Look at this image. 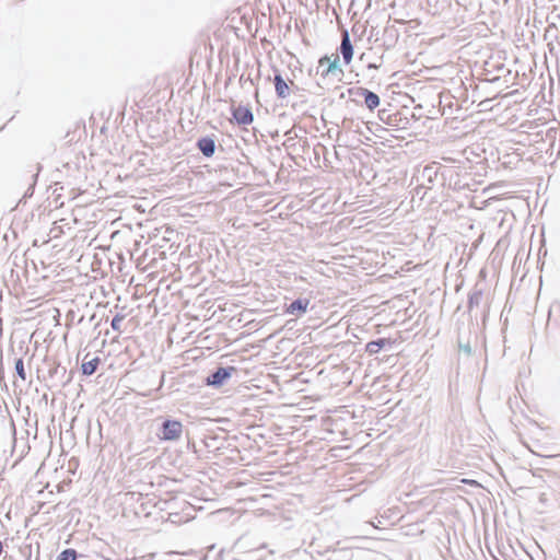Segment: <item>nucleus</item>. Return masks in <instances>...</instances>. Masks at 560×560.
Wrapping results in <instances>:
<instances>
[{"label":"nucleus","instance_id":"obj_11","mask_svg":"<svg viewBox=\"0 0 560 560\" xmlns=\"http://www.w3.org/2000/svg\"><path fill=\"white\" fill-rule=\"evenodd\" d=\"M100 360L97 358L92 359L90 361L83 362L82 364V372L85 375H92L98 365Z\"/></svg>","mask_w":560,"mask_h":560},{"label":"nucleus","instance_id":"obj_6","mask_svg":"<svg viewBox=\"0 0 560 560\" xmlns=\"http://www.w3.org/2000/svg\"><path fill=\"white\" fill-rule=\"evenodd\" d=\"M340 52L342 55L345 65H350L353 58L354 50L347 31H345L342 34Z\"/></svg>","mask_w":560,"mask_h":560},{"label":"nucleus","instance_id":"obj_15","mask_svg":"<svg viewBox=\"0 0 560 560\" xmlns=\"http://www.w3.org/2000/svg\"><path fill=\"white\" fill-rule=\"evenodd\" d=\"M3 550V546H2V542L0 541V553L2 552Z\"/></svg>","mask_w":560,"mask_h":560},{"label":"nucleus","instance_id":"obj_13","mask_svg":"<svg viewBox=\"0 0 560 560\" xmlns=\"http://www.w3.org/2000/svg\"><path fill=\"white\" fill-rule=\"evenodd\" d=\"M15 370H16V373L19 374V376L25 381L26 380V373H25V369H24V363H23V360L22 359H19L16 362H15Z\"/></svg>","mask_w":560,"mask_h":560},{"label":"nucleus","instance_id":"obj_8","mask_svg":"<svg viewBox=\"0 0 560 560\" xmlns=\"http://www.w3.org/2000/svg\"><path fill=\"white\" fill-rule=\"evenodd\" d=\"M197 147L203 153V155H206L208 158H210L214 154L215 143H214V140L211 138H201L197 142Z\"/></svg>","mask_w":560,"mask_h":560},{"label":"nucleus","instance_id":"obj_12","mask_svg":"<svg viewBox=\"0 0 560 560\" xmlns=\"http://www.w3.org/2000/svg\"><path fill=\"white\" fill-rule=\"evenodd\" d=\"M77 552L74 549H66L58 557L57 560H75Z\"/></svg>","mask_w":560,"mask_h":560},{"label":"nucleus","instance_id":"obj_3","mask_svg":"<svg viewBox=\"0 0 560 560\" xmlns=\"http://www.w3.org/2000/svg\"><path fill=\"white\" fill-rule=\"evenodd\" d=\"M232 116L236 124L242 126L250 125L254 121L252 109L247 106H237L232 108Z\"/></svg>","mask_w":560,"mask_h":560},{"label":"nucleus","instance_id":"obj_7","mask_svg":"<svg viewBox=\"0 0 560 560\" xmlns=\"http://www.w3.org/2000/svg\"><path fill=\"white\" fill-rule=\"evenodd\" d=\"M308 305H310V300L307 299H298L295 301H293L291 304H289L287 307H285V313L287 314H290V315H302L304 314L307 308H308Z\"/></svg>","mask_w":560,"mask_h":560},{"label":"nucleus","instance_id":"obj_14","mask_svg":"<svg viewBox=\"0 0 560 560\" xmlns=\"http://www.w3.org/2000/svg\"><path fill=\"white\" fill-rule=\"evenodd\" d=\"M124 319V316L122 315H116L113 320H112V328L116 331H119L120 330V324Z\"/></svg>","mask_w":560,"mask_h":560},{"label":"nucleus","instance_id":"obj_10","mask_svg":"<svg viewBox=\"0 0 560 560\" xmlns=\"http://www.w3.org/2000/svg\"><path fill=\"white\" fill-rule=\"evenodd\" d=\"M387 343V340L386 339H380V340H376V341H370L366 343V351L370 353V354H375L377 353Z\"/></svg>","mask_w":560,"mask_h":560},{"label":"nucleus","instance_id":"obj_2","mask_svg":"<svg viewBox=\"0 0 560 560\" xmlns=\"http://www.w3.org/2000/svg\"><path fill=\"white\" fill-rule=\"evenodd\" d=\"M183 434V424L177 420H166L163 423L162 439L166 441L178 440Z\"/></svg>","mask_w":560,"mask_h":560},{"label":"nucleus","instance_id":"obj_9","mask_svg":"<svg viewBox=\"0 0 560 560\" xmlns=\"http://www.w3.org/2000/svg\"><path fill=\"white\" fill-rule=\"evenodd\" d=\"M362 95L364 96V103L369 109L373 110L380 105V97L374 92L364 89L362 90Z\"/></svg>","mask_w":560,"mask_h":560},{"label":"nucleus","instance_id":"obj_1","mask_svg":"<svg viewBox=\"0 0 560 560\" xmlns=\"http://www.w3.org/2000/svg\"><path fill=\"white\" fill-rule=\"evenodd\" d=\"M316 74L326 80L331 75H341L343 70L340 66L338 54L325 55L318 59Z\"/></svg>","mask_w":560,"mask_h":560},{"label":"nucleus","instance_id":"obj_5","mask_svg":"<svg viewBox=\"0 0 560 560\" xmlns=\"http://www.w3.org/2000/svg\"><path fill=\"white\" fill-rule=\"evenodd\" d=\"M235 369L230 366L228 369L220 368L213 374L207 377V385L220 386L225 380H228Z\"/></svg>","mask_w":560,"mask_h":560},{"label":"nucleus","instance_id":"obj_4","mask_svg":"<svg viewBox=\"0 0 560 560\" xmlns=\"http://www.w3.org/2000/svg\"><path fill=\"white\" fill-rule=\"evenodd\" d=\"M273 82L278 98L284 100L291 94V85H294L292 80L287 82L281 74H276Z\"/></svg>","mask_w":560,"mask_h":560}]
</instances>
